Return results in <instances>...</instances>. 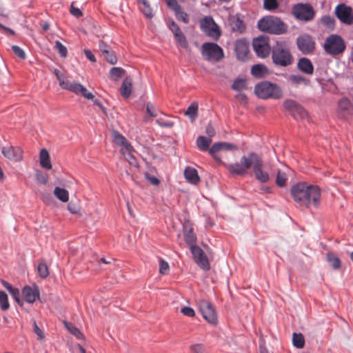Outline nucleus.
<instances>
[{"label":"nucleus","instance_id":"4","mask_svg":"<svg viewBox=\"0 0 353 353\" xmlns=\"http://www.w3.org/2000/svg\"><path fill=\"white\" fill-rule=\"evenodd\" d=\"M254 93L262 99H279L283 96L281 88L277 84L268 81L257 83L254 87Z\"/></svg>","mask_w":353,"mask_h":353},{"label":"nucleus","instance_id":"8","mask_svg":"<svg viewBox=\"0 0 353 353\" xmlns=\"http://www.w3.org/2000/svg\"><path fill=\"white\" fill-rule=\"evenodd\" d=\"M201 53L208 61H219L224 57L223 49L215 43H204L201 47Z\"/></svg>","mask_w":353,"mask_h":353},{"label":"nucleus","instance_id":"38","mask_svg":"<svg viewBox=\"0 0 353 353\" xmlns=\"http://www.w3.org/2000/svg\"><path fill=\"white\" fill-rule=\"evenodd\" d=\"M327 261L334 270H337L341 267V262L340 259L332 252L327 254Z\"/></svg>","mask_w":353,"mask_h":353},{"label":"nucleus","instance_id":"56","mask_svg":"<svg viewBox=\"0 0 353 353\" xmlns=\"http://www.w3.org/2000/svg\"><path fill=\"white\" fill-rule=\"evenodd\" d=\"M33 328L34 333L37 335L38 339L42 340L44 339L45 335L43 331L38 327L37 322L35 321H33Z\"/></svg>","mask_w":353,"mask_h":353},{"label":"nucleus","instance_id":"39","mask_svg":"<svg viewBox=\"0 0 353 353\" xmlns=\"http://www.w3.org/2000/svg\"><path fill=\"white\" fill-rule=\"evenodd\" d=\"M125 72V70L122 68L114 67L110 70V78L117 81L124 75Z\"/></svg>","mask_w":353,"mask_h":353},{"label":"nucleus","instance_id":"55","mask_svg":"<svg viewBox=\"0 0 353 353\" xmlns=\"http://www.w3.org/2000/svg\"><path fill=\"white\" fill-rule=\"evenodd\" d=\"M59 84L60 87L65 90H68L70 88V85L72 84L71 82H70L67 78L65 77V75L59 81Z\"/></svg>","mask_w":353,"mask_h":353},{"label":"nucleus","instance_id":"64","mask_svg":"<svg viewBox=\"0 0 353 353\" xmlns=\"http://www.w3.org/2000/svg\"><path fill=\"white\" fill-rule=\"evenodd\" d=\"M235 99L242 103L243 104H246L248 102L247 96L245 94L239 93L235 96Z\"/></svg>","mask_w":353,"mask_h":353},{"label":"nucleus","instance_id":"21","mask_svg":"<svg viewBox=\"0 0 353 353\" xmlns=\"http://www.w3.org/2000/svg\"><path fill=\"white\" fill-rule=\"evenodd\" d=\"M68 90L77 95L81 94L87 99H93L94 98V95L79 83L72 82Z\"/></svg>","mask_w":353,"mask_h":353},{"label":"nucleus","instance_id":"29","mask_svg":"<svg viewBox=\"0 0 353 353\" xmlns=\"http://www.w3.org/2000/svg\"><path fill=\"white\" fill-rule=\"evenodd\" d=\"M132 81L129 77H125L121 87V94L125 99H128L132 92Z\"/></svg>","mask_w":353,"mask_h":353},{"label":"nucleus","instance_id":"47","mask_svg":"<svg viewBox=\"0 0 353 353\" xmlns=\"http://www.w3.org/2000/svg\"><path fill=\"white\" fill-rule=\"evenodd\" d=\"M37 270L41 278H46L49 275L48 268L46 263L41 262L39 263Z\"/></svg>","mask_w":353,"mask_h":353},{"label":"nucleus","instance_id":"24","mask_svg":"<svg viewBox=\"0 0 353 353\" xmlns=\"http://www.w3.org/2000/svg\"><path fill=\"white\" fill-rule=\"evenodd\" d=\"M112 134L113 141L115 144L121 147V148H124V150H132V145L129 143L127 139L119 132L113 130Z\"/></svg>","mask_w":353,"mask_h":353},{"label":"nucleus","instance_id":"35","mask_svg":"<svg viewBox=\"0 0 353 353\" xmlns=\"http://www.w3.org/2000/svg\"><path fill=\"white\" fill-rule=\"evenodd\" d=\"M231 28L233 32L241 33L245 30V26L239 18H233L231 20Z\"/></svg>","mask_w":353,"mask_h":353},{"label":"nucleus","instance_id":"58","mask_svg":"<svg viewBox=\"0 0 353 353\" xmlns=\"http://www.w3.org/2000/svg\"><path fill=\"white\" fill-rule=\"evenodd\" d=\"M68 210L70 212V213L77 214L79 213V207L72 202L69 203L68 205Z\"/></svg>","mask_w":353,"mask_h":353},{"label":"nucleus","instance_id":"7","mask_svg":"<svg viewBox=\"0 0 353 353\" xmlns=\"http://www.w3.org/2000/svg\"><path fill=\"white\" fill-rule=\"evenodd\" d=\"M292 13L299 21L308 22L313 20L315 16L314 8L309 3H299L293 6Z\"/></svg>","mask_w":353,"mask_h":353},{"label":"nucleus","instance_id":"37","mask_svg":"<svg viewBox=\"0 0 353 353\" xmlns=\"http://www.w3.org/2000/svg\"><path fill=\"white\" fill-rule=\"evenodd\" d=\"M172 10L178 20L181 21L184 23H188L189 22V17L188 14L181 10L179 5L173 8Z\"/></svg>","mask_w":353,"mask_h":353},{"label":"nucleus","instance_id":"36","mask_svg":"<svg viewBox=\"0 0 353 353\" xmlns=\"http://www.w3.org/2000/svg\"><path fill=\"white\" fill-rule=\"evenodd\" d=\"M172 33L176 37L178 43L184 48H187L188 47V43L187 40L182 33L179 27L176 28L175 30H173Z\"/></svg>","mask_w":353,"mask_h":353},{"label":"nucleus","instance_id":"60","mask_svg":"<svg viewBox=\"0 0 353 353\" xmlns=\"http://www.w3.org/2000/svg\"><path fill=\"white\" fill-rule=\"evenodd\" d=\"M192 353H204V348L201 344H195L190 347Z\"/></svg>","mask_w":353,"mask_h":353},{"label":"nucleus","instance_id":"27","mask_svg":"<svg viewBox=\"0 0 353 353\" xmlns=\"http://www.w3.org/2000/svg\"><path fill=\"white\" fill-rule=\"evenodd\" d=\"M39 163L40 165L46 170L52 168V163L50 162V154L46 148H43L39 152Z\"/></svg>","mask_w":353,"mask_h":353},{"label":"nucleus","instance_id":"16","mask_svg":"<svg viewBox=\"0 0 353 353\" xmlns=\"http://www.w3.org/2000/svg\"><path fill=\"white\" fill-rule=\"evenodd\" d=\"M191 252L196 263L203 270H210V265L208 257L199 246H192Z\"/></svg>","mask_w":353,"mask_h":353},{"label":"nucleus","instance_id":"25","mask_svg":"<svg viewBox=\"0 0 353 353\" xmlns=\"http://www.w3.org/2000/svg\"><path fill=\"white\" fill-rule=\"evenodd\" d=\"M288 82L293 87H299L301 85H308L310 80L301 74H290L288 78Z\"/></svg>","mask_w":353,"mask_h":353},{"label":"nucleus","instance_id":"20","mask_svg":"<svg viewBox=\"0 0 353 353\" xmlns=\"http://www.w3.org/2000/svg\"><path fill=\"white\" fill-rule=\"evenodd\" d=\"M22 295L26 302L32 303L39 296V291L36 286L34 288L25 286L22 290Z\"/></svg>","mask_w":353,"mask_h":353},{"label":"nucleus","instance_id":"63","mask_svg":"<svg viewBox=\"0 0 353 353\" xmlns=\"http://www.w3.org/2000/svg\"><path fill=\"white\" fill-rule=\"evenodd\" d=\"M205 133L208 136V138H210V139H212V137H213L215 135V133H216L215 130L214 129V128L212 126V125L210 123H209L207 125L206 129H205Z\"/></svg>","mask_w":353,"mask_h":353},{"label":"nucleus","instance_id":"2","mask_svg":"<svg viewBox=\"0 0 353 353\" xmlns=\"http://www.w3.org/2000/svg\"><path fill=\"white\" fill-rule=\"evenodd\" d=\"M272 62L278 66L287 67L293 62L290 47L284 41H276L272 48Z\"/></svg>","mask_w":353,"mask_h":353},{"label":"nucleus","instance_id":"34","mask_svg":"<svg viewBox=\"0 0 353 353\" xmlns=\"http://www.w3.org/2000/svg\"><path fill=\"white\" fill-rule=\"evenodd\" d=\"M132 150H124V148H121V152L122 153L125 159L132 165L134 167H138L139 163L137 162V159L134 155L132 154L131 151Z\"/></svg>","mask_w":353,"mask_h":353},{"label":"nucleus","instance_id":"51","mask_svg":"<svg viewBox=\"0 0 353 353\" xmlns=\"http://www.w3.org/2000/svg\"><path fill=\"white\" fill-rule=\"evenodd\" d=\"M103 56L106 61L109 62L110 64L114 65L117 63V58L111 50L110 51H108L107 54H103Z\"/></svg>","mask_w":353,"mask_h":353},{"label":"nucleus","instance_id":"52","mask_svg":"<svg viewBox=\"0 0 353 353\" xmlns=\"http://www.w3.org/2000/svg\"><path fill=\"white\" fill-rule=\"evenodd\" d=\"M9 293L12 296V298L14 299V301L19 305L22 304V301L20 299V292L19 290L17 288H12L10 291Z\"/></svg>","mask_w":353,"mask_h":353},{"label":"nucleus","instance_id":"10","mask_svg":"<svg viewBox=\"0 0 353 353\" xmlns=\"http://www.w3.org/2000/svg\"><path fill=\"white\" fill-rule=\"evenodd\" d=\"M252 47L257 57L262 59L268 57L272 52L269 37L266 36L253 39Z\"/></svg>","mask_w":353,"mask_h":353},{"label":"nucleus","instance_id":"62","mask_svg":"<svg viewBox=\"0 0 353 353\" xmlns=\"http://www.w3.org/2000/svg\"><path fill=\"white\" fill-rule=\"evenodd\" d=\"M145 177L154 185H157L160 183L159 180L156 176H150L148 173L145 174Z\"/></svg>","mask_w":353,"mask_h":353},{"label":"nucleus","instance_id":"32","mask_svg":"<svg viewBox=\"0 0 353 353\" xmlns=\"http://www.w3.org/2000/svg\"><path fill=\"white\" fill-rule=\"evenodd\" d=\"M212 142V139L203 136H199L196 139V145L199 150L202 151L209 150V145Z\"/></svg>","mask_w":353,"mask_h":353},{"label":"nucleus","instance_id":"44","mask_svg":"<svg viewBox=\"0 0 353 353\" xmlns=\"http://www.w3.org/2000/svg\"><path fill=\"white\" fill-rule=\"evenodd\" d=\"M287 181V175L284 172L281 170H278L276 178V184L279 187H284L286 184Z\"/></svg>","mask_w":353,"mask_h":353},{"label":"nucleus","instance_id":"1","mask_svg":"<svg viewBox=\"0 0 353 353\" xmlns=\"http://www.w3.org/2000/svg\"><path fill=\"white\" fill-rule=\"evenodd\" d=\"M291 194L294 201L301 207L317 208L320 205L321 191L318 185L300 182L292 187Z\"/></svg>","mask_w":353,"mask_h":353},{"label":"nucleus","instance_id":"33","mask_svg":"<svg viewBox=\"0 0 353 353\" xmlns=\"http://www.w3.org/2000/svg\"><path fill=\"white\" fill-rule=\"evenodd\" d=\"M54 196L62 202H67L69 200V192L65 188L55 187L54 190Z\"/></svg>","mask_w":353,"mask_h":353},{"label":"nucleus","instance_id":"48","mask_svg":"<svg viewBox=\"0 0 353 353\" xmlns=\"http://www.w3.org/2000/svg\"><path fill=\"white\" fill-rule=\"evenodd\" d=\"M141 2L143 4V6L142 8V12H143V14L146 17L151 19L153 17V14H152V10L150 8L149 3H148L147 0L141 1Z\"/></svg>","mask_w":353,"mask_h":353},{"label":"nucleus","instance_id":"12","mask_svg":"<svg viewBox=\"0 0 353 353\" xmlns=\"http://www.w3.org/2000/svg\"><path fill=\"white\" fill-rule=\"evenodd\" d=\"M199 310L205 321L211 324L217 323V315L212 304L207 300L201 299L198 302Z\"/></svg>","mask_w":353,"mask_h":353},{"label":"nucleus","instance_id":"18","mask_svg":"<svg viewBox=\"0 0 353 353\" xmlns=\"http://www.w3.org/2000/svg\"><path fill=\"white\" fill-rule=\"evenodd\" d=\"M236 58L241 61H245L248 59L249 53V43L244 39L236 40L234 48Z\"/></svg>","mask_w":353,"mask_h":353},{"label":"nucleus","instance_id":"15","mask_svg":"<svg viewBox=\"0 0 353 353\" xmlns=\"http://www.w3.org/2000/svg\"><path fill=\"white\" fill-rule=\"evenodd\" d=\"M335 14L340 21L344 24L353 23V10L351 7L341 3L336 6Z\"/></svg>","mask_w":353,"mask_h":353},{"label":"nucleus","instance_id":"46","mask_svg":"<svg viewBox=\"0 0 353 353\" xmlns=\"http://www.w3.org/2000/svg\"><path fill=\"white\" fill-rule=\"evenodd\" d=\"M8 295L3 291H0V307L1 310H6L9 308Z\"/></svg>","mask_w":353,"mask_h":353},{"label":"nucleus","instance_id":"11","mask_svg":"<svg viewBox=\"0 0 353 353\" xmlns=\"http://www.w3.org/2000/svg\"><path fill=\"white\" fill-rule=\"evenodd\" d=\"M283 106L284 110L295 119H303L307 116L306 110L293 99H285Z\"/></svg>","mask_w":353,"mask_h":353},{"label":"nucleus","instance_id":"45","mask_svg":"<svg viewBox=\"0 0 353 353\" xmlns=\"http://www.w3.org/2000/svg\"><path fill=\"white\" fill-rule=\"evenodd\" d=\"M321 22L327 28L333 29L334 28V19L329 15L323 16Z\"/></svg>","mask_w":353,"mask_h":353},{"label":"nucleus","instance_id":"50","mask_svg":"<svg viewBox=\"0 0 353 353\" xmlns=\"http://www.w3.org/2000/svg\"><path fill=\"white\" fill-rule=\"evenodd\" d=\"M12 50L14 54L21 59H25L26 57L24 50L18 46H12Z\"/></svg>","mask_w":353,"mask_h":353},{"label":"nucleus","instance_id":"13","mask_svg":"<svg viewBox=\"0 0 353 353\" xmlns=\"http://www.w3.org/2000/svg\"><path fill=\"white\" fill-rule=\"evenodd\" d=\"M296 46L299 51L303 54H310L315 49V41L314 39L307 34H303L297 37Z\"/></svg>","mask_w":353,"mask_h":353},{"label":"nucleus","instance_id":"17","mask_svg":"<svg viewBox=\"0 0 353 353\" xmlns=\"http://www.w3.org/2000/svg\"><path fill=\"white\" fill-rule=\"evenodd\" d=\"M338 114L343 119H346L353 114V105L347 98H342L338 103Z\"/></svg>","mask_w":353,"mask_h":353},{"label":"nucleus","instance_id":"19","mask_svg":"<svg viewBox=\"0 0 353 353\" xmlns=\"http://www.w3.org/2000/svg\"><path fill=\"white\" fill-rule=\"evenodd\" d=\"M2 153L8 159L14 161H19L22 159L23 151L18 147L8 146L3 148Z\"/></svg>","mask_w":353,"mask_h":353},{"label":"nucleus","instance_id":"59","mask_svg":"<svg viewBox=\"0 0 353 353\" xmlns=\"http://www.w3.org/2000/svg\"><path fill=\"white\" fill-rule=\"evenodd\" d=\"M99 48L103 54H107L108 51H110L111 50L110 47L103 41H99Z\"/></svg>","mask_w":353,"mask_h":353},{"label":"nucleus","instance_id":"40","mask_svg":"<svg viewBox=\"0 0 353 353\" xmlns=\"http://www.w3.org/2000/svg\"><path fill=\"white\" fill-rule=\"evenodd\" d=\"M232 89L236 91H243L248 89L247 82L243 79H236L232 85Z\"/></svg>","mask_w":353,"mask_h":353},{"label":"nucleus","instance_id":"43","mask_svg":"<svg viewBox=\"0 0 353 353\" xmlns=\"http://www.w3.org/2000/svg\"><path fill=\"white\" fill-rule=\"evenodd\" d=\"M64 325L66 329L74 336H75L77 339H83V335L81 332V331L74 325L72 324L68 323L66 321H64Z\"/></svg>","mask_w":353,"mask_h":353},{"label":"nucleus","instance_id":"26","mask_svg":"<svg viewBox=\"0 0 353 353\" xmlns=\"http://www.w3.org/2000/svg\"><path fill=\"white\" fill-rule=\"evenodd\" d=\"M185 179L192 184H196L200 181L197 170L192 167H187L184 170Z\"/></svg>","mask_w":353,"mask_h":353},{"label":"nucleus","instance_id":"30","mask_svg":"<svg viewBox=\"0 0 353 353\" xmlns=\"http://www.w3.org/2000/svg\"><path fill=\"white\" fill-rule=\"evenodd\" d=\"M183 235L185 241L190 246H196L195 245L196 241V236L192 231L191 228H188L187 226L183 227Z\"/></svg>","mask_w":353,"mask_h":353},{"label":"nucleus","instance_id":"57","mask_svg":"<svg viewBox=\"0 0 353 353\" xmlns=\"http://www.w3.org/2000/svg\"><path fill=\"white\" fill-rule=\"evenodd\" d=\"M147 113L152 117L157 116V110L153 107L150 103H148L146 105Z\"/></svg>","mask_w":353,"mask_h":353},{"label":"nucleus","instance_id":"49","mask_svg":"<svg viewBox=\"0 0 353 353\" xmlns=\"http://www.w3.org/2000/svg\"><path fill=\"white\" fill-rule=\"evenodd\" d=\"M55 48L62 57H65L68 54V50L59 41H55Z\"/></svg>","mask_w":353,"mask_h":353},{"label":"nucleus","instance_id":"6","mask_svg":"<svg viewBox=\"0 0 353 353\" xmlns=\"http://www.w3.org/2000/svg\"><path fill=\"white\" fill-rule=\"evenodd\" d=\"M254 152L243 155L241 158V163H233L225 165L228 172L232 175L243 176L248 169L251 168V162Z\"/></svg>","mask_w":353,"mask_h":353},{"label":"nucleus","instance_id":"14","mask_svg":"<svg viewBox=\"0 0 353 353\" xmlns=\"http://www.w3.org/2000/svg\"><path fill=\"white\" fill-rule=\"evenodd\" d=\"M201 29L208 36L212 37H219L220 32L218 26L214 22L212 17L208 16L204 17L200 21Z\"/></svg>","mask_w":353,"mask_h":353},{"label":"nucleus","instance_id":"61","mask_svg":"<svg viewBox=\"0 0 353 353\" xmlns=\"http://www.w3.org/2000/svg\"><path fill=\"white\" fill-rule=\"evenodd\" d=\"M70 12L71 14H72L73 16H74L76 17H79L83 15V13L80 10V9H79L78 8H75L73 6V3H72V5L70 6Z\"/></svg>","mask_w":353,"mask_h":353},{"label":"nucleus","instance_id":"42","mask_svg":"<svg viewBox=\"0 0 353 353\" xmlns=\"http://www.w3.org/2000/svg\"><path fill=\"white\" fill-rule=\"evenodd\" d=\"M279 6L278 0H263V8L269 12H276Z\"/></svg>","mask_w":353,"mask_h":353},{"label":"nucleus","instance_id":"22","mask_svg":"<svg viewBox=\"0 0 353 353\" xmlns=\"http://www.w3.org/2000/svg\"><path fill=\"white\" fill-rule=\"evenodd\" d=\"M238 146L228 142H216L214 143L209 150L211 155L221 150L233 151L237 150Z\"/></svg>","mask_w":353,"mask_h":353},{"label":"nucleus","instance_id":"54","mask_svg":"<svg viewBox=\"0 0 353 353\" xmlns=\"http://www.w3.org/2000/svg\"><path fill=\"white\" fill-rule=\"evenodd\" d=\"M181 312L187 316L193 317L195 315L194 310L190 307H183L181 309Z\"/></svg>","mask_w":353,"mask_h":353},{"label":"nucleus","instance_id":"28","mask_svg":"<svg viewBox=\"0 0 353 353\" xmlns=\"http://www.w3.org/2000/svg\"><path fill=\"white\" fill-rule=\"evenodd\" d=\"M251 74L256 78H263L269 74L268 68L263 64L254 65L251 68Z\"/></svg>","mask_w":353,"mask_h":353},{"label":"nucleus","instance_id":"31","mask_svg":"<svg viewBox=\"0 0 353 353\" xmlns=\"http://www.w3.org/2000/svg\"><path fill=\"white\" fill-rule=\"evenodd\" d=\"M199 105L196 102L192 103L185 111L184 114L193 122L198 117Z\"/></svg>","mask_w":353,"mask_h":353},{"label":"nucleus","instance_id":"23","mask_svg":"<svg viewBox=\"0 0 353 353\" xmlns=\"http://www.w3.org/2000/svg\"><path fill=\"white\" fill-rule=\"evenodd\" d=\"M297 68L304 74L312 75L314 72V66L311 61L306 57L299 59Z\"/></svg>","mask_w":353,"mask_h":353},{"label":"nucleus","instance_id":"5","mask_svg":"<svg viewBox=\"0 0 353 353\" xmlns=\"http://www.w3.org/2000/svg\"><path fill=\"white\" fill-rule=\"evenodd\" d=\"M345 48L346 45L343 39L338 34H331L328 36L323 45L325 51L332 56H336L343 52Z\"/></svg>","mask_w":353,"mask_h":353},{"label":"nucleus","instance_id":"3","mask_svg":"<svg viewBox=\"0 0 353 353\" xmlns=\"http://www.w3.org/2000/svg\"><path fill=\"white\" fill-rule=\"evenodd\" d=\"M258 28L264 32L274 34H282L288 31L285 23L279 17L274 16H266L259 20Z\"/></svg>","mask_w":353,"mask_h":353},{"label":"nucleus","instance_id":"9","mask_svg":"<svg viewBox=\"0 0 353 353\" xmlns=\"http://www.w3.org/2000/svg\"><path fill=\"white\" fill-rule=\"evenodd\" d=\"M251 168H252L254 176L257 181L262 183L269 181L270 176L268 172L263 170V161L256 152L253 153Z\"/></svg>","mask_w":353,"mask_h":353},{"label":"nucleus","instance_id":"41","mask_svg":"<svg viewBox=\"0 0 353 353\" xmlns=\"http://www.w3.org/2000/svg\"><path fill=\"white\" fill-rule=\"evenodd\" d=\"M292 343L296 348H302L305 345V339L301 333H294L292 335Z\"/></svg>","mask_w":353,"mask_h":353},{"label":"nucleus","instance_id":"53","mask_svg":"<svg viewBox=\"0 0 353 353\" xmlns=\"http://www.w3.org/2000/svg\"><path fill=\"white\" fill-rule=\"evenodd\" d=\"M169 270V265L167 261L163 259L159 260V273L165 274Z\"/></svg>","mask_w":353,"mask_h":353}]
</instances>
